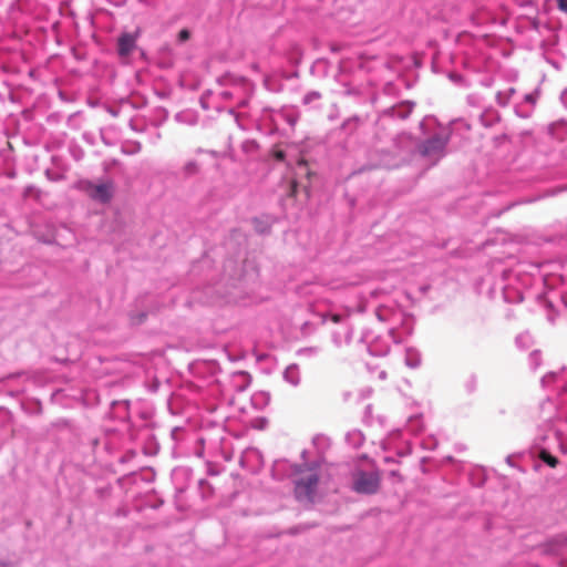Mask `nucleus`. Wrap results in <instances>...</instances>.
<instances>
[{"label":"nucleus","instance_id":"1","mask_svg":"<svg viewBox=\"0 0 567 567\" xmlns=\"http://www.w3.org/2000/svg\"><path fill=\"white\" fill-rule=\"evenodd\" d=\"M420 130L425 138L417 144V152L433 163H436L445 155V150L450 141V130L437 125L436 118L426 116L420 122Z\"/></svg>","mask_w":567,"mask_h":567},{"label":"nucleus","instance_id":"2","mask_svg":"<svg viewBox=\"0 0 567 567\" xmlns=\"http://www.w3.org/2000/svg\"><path fill=\"white\" fill-rule=\"evenodd\" d=\"M379 321L390 324L389 332L394 343L403 342L413 332V319L395 306L379 305L375 308Z\"/></svg>","mask_w":567,"mask_h":567},{"label":"nucleus","instance_id":"3","mask_svg":"<svg viewBox=\"0 0 567 567\" xmlns=\"http://www.w3.org/2000/svg\"><path fill=\"white\" fill-rule=\"evenodd\" d=\"M299 120V112L293 106L272 109L265 106L260 111L259 121L268 127L269 133L275 134L284 131V125L293 128Z\"/></svg>","mask_w":567,"mask_h":567},{"label":"nucleus","instance_id":"4","mask_svg":"<svg viewBox=\"0 0 567 567\" xmlns=\"http://www.w3.org/2000/svg\"><path fill=\"white\" fill-rule=\"evenodd\" d=\"M380 487V475L377 470H355L351 475V488L358 494L372 495Z\"/></svg>","mask_w":567,"mask_h":567},{"label":"nucleus","instance_id":"5","mask_svg":"<svg viewBox=\"0 0 567 567\" xmlns=\"http://www.w3.org/2000/svg\"><path fill=\"white\" fill-rule=\"evenodd\" d=\"M326 322H333L337 328L332 330V341L337 347L348 344L352 337V327L349 322L348 315L330 313L326 319Z\"/></svg>","mask_w":567,"mask_h":567},{"label":"nucleus","instance_id":"6","mask_svg":"<svg viewBox=\"0 0 567 567\" xmlns=\"http://www.w3.org/2000/svg\"><path fill=\"white\" fill-rule=\"evenodd\" d=\"M309 470L310 473L295 481V496L298 501L311 499L319 483L317 465H312Z\"/></svg>","mask_w":567,"mask_h":567},{"label":"nucleus","instance_id":"7","mask_svg":"<svg viewBox=\"0 0 567 567\" xmlns=\"http://www.w3.org/2000/svg\"><path fill=\"white\" fill-rule=\"evenodd\" d=\"M219 85H234L236 89H240V92L245 94L237 103V107L244 109L249 103V97L254 92V83L244 76H238L231 73H226L218 78Z\"/></svg>","mask_w":567,"mask_h":567},{"label":"nucleus","instance_id":"8","mask_svg":"<svg viewBox=\"0 0 567 567\" xmlns=\"http://www.w3.org/2000/svg\"><path fill=\"white\" fill-rule=\"evenodd\" d=\"M83 190L87 193V195L95 202L106 204L113 197V183L104 182L100 184H95L92 181H84Z\"/></svg>","mask_w":567,"mask_h":567},{"label":"nucleus","instance_id":"9","mask_svg":"<svg viewBox=\"0 0 567 567\" xmlns=\"http://www.w3.org/2000/svg\"><path fill=\"white\" fill-rule=\"evenodd\" d=\"M415 103L409 100L401 101L392 106L385 107L379 112V120H405L410 116Z\"/></svg>","mask_w":567,"mask_h":567},{"label":"nucleus","instance_id":"10","mask_svg":"<svg viewBox=\"0 0 567 567\" xmlns=\"http://www.w3.org/2000/svg\"><path fill=\"white\" fill-rule=\"evenodd\" d=\"M362 340L368 343V351L373 357H385L390 352L391 342H393L389 331L386 336H375L371 340L364 336Z\"/></svg>","mask_w":567,"mask_h":567},{"label":"nucleus","instance_id":"11","mask_svg":"<svg viewBox=\"0 0 567 567\" xmlns=\"http://www.w3.org/2000/svg\"><path fill=\"white\" fill-rule=\"evenodd\" d=\"M140 30L122 32L116 40V51L120 58L130 56L137 47Z\"/></svg>","mask_w":567,"mask_h":567},{"label":"nucleus","instance_id":"12","mask_svg":"<svg viewBox=\"0 0 567 567\" xmlns=\"http://www.w3.org/2000/svg\"><path fill=\"white\" fill-rule=\"evenodd\" d=\"M252 378L247 371H235L229 374V389L241 393L245 392L251 384Z\"/></svg>","mask_w":567,"mask_h":567},{"label":"nucleus","instance_id":"13","mask_svg":"<svg viewBox=\"0 0 567 567\" xmlns=\"http://www.w3.org/2000/svg\"><path fill=\"white\" fill-rule=\"evenodd\" d=\"M240 464L243 467L255 472L262 464V455L258 449L249 447L245 450L240 457Z\"/></svg>","mask_w":567,"mask_h":567},{"label":"nucleus","instance_id":"14","mask_svg":"<svg viewBox=\"0 0 567 567\" xmlns=\"http://www.w3.org/2000/svg\"><path fill=\"white\" fill-rule=\"evenodd\" d=\"M275 221L276 217L270 214H261L251 219L254 229L259 235H268Z\"/></svg>","mask_w":567,"mask_h":567},{"label":"nucleus","instance_id":"15","mask_svg":"<svg viewBox=\"0 0 567 567\" xmlns=\"http://www.w3.org/2000/svg\"><path fill=\"white\" fill-rule=\"evenodd\" d=\"M131 403L127 400L113 401L111 404V415L118 421L130 420Z\"/></svg>","mask_w":567,"mask_h":567},{"label":"nucleus","instance_id":"16","mask_svg":"<svg viewBox=\"0 0 567 567\" xmlns=\"http://www.w3.org/2000/svg\"><path fill=\"white\" fill-rule=\"evenodd\" d=\"M567 546V538L565 536H556L550 538L544 545V551L550 555H558Z\"/></svg>","mask_w":567,"mask_h":567},{"label":"nucleus","instance_id":"17","mask_svg":"<svg viewBox=\"0 0 567 567\" xmlns=\"http://www.w3.org/2000/svg\"><path fill=\"white\" fill-rule=\"evenodd\" d=\"M478 120L485 127H492L499 121V115L493 107H485L480 114Z\"/></svg>","mask_w":567,"mask_h":567},{"label":"nucleus","instance_id":"18","mask_svg":"<svg viewBox=\"0 0 567 567\" xmlns=\"http://www.w3.org/2000/svg\"><path fill=\"white\" fill-rule=\"evenodd\" d=\"M503 298L507 303H518L523 301V293L520 290L512 287L504 286L503 287Z\"/></svg>","mask_w":567,"mask_h":567},{"label":"nucleus","instance_id":"19","mask_svg":"<svg viewBox=\"0 0 567 567\" xmlns=\"http://www.w3.org/2000/svg\"><path fill=\"white\" fill-rule=\"evenodd\" d=\"M364 435L360 430H352L346 434V442L353 449H360L364 443Z\"/></svg>","mask_w":567,"mask_h":567},{"label":"nucleus","instance_id":"20","mask_svg":"<svg viewBox=\"0 0 567 567\" xmlns=\"http://www.w3.org/2000/svg\"><path fill=\"white\" fill-rule=\"evenodd\" d=\"M284 380L293 386L300 383V373L297 364L292 363L285 369Z\"/></svg>","mask_w":567,"mask_h":567},{"label":"nucleus","instance_id":"21","mask_svg":"<svg viewBox=\"0 0 567 567\" xmlns=\"http://www.w3.org/2000/svg\"><path fill=\"white\" fill-rule=\"evenodd\" d=\"M270 401V396L267 392H256L251 395L250 402L254 409L261 411L264 410Z\"/></svg>","mask_w":567,"mask_h":567},{"label":"nucleus","instance_id":"22","mask_svg":"<svg viewBox=\"0 0 567 567\" xmlns=\"http://www.w3.org/2000/svg\"><path fill=\"white\" fill-rule=\"evenodd\" d=\"M404 362L409 368L416 369L421 364V354L417 350L413 348H408L405 350Z\"/></svg>","mask_w":567,"mask_h":567},{"label":"nucleus","instance_id":"23","mask_svg":"<svg viewBox=\"0 0 567 567\" xmlns=\"http://www.w3.org/2000/svg\"><path fill=\"white\" fill-rule=\"evenodd\" d=\"M406 430L413 434H417L423 430L422 415H413L408 420Z\"/></svg>","mask_w":567,"mask_h":567},{"label":"nucleus","instance_id":"24","mask_svg":"<svg viewBox=\"0 0 567 567\" xmlns=\"http://www.w3.org/2000/svg\"><path fill=\"white\" fill-rule=\"evenodd\" d=\"M515 344L520 350H527L533 344V337L529 332H522L515 338Z\"/></svg>","mask_w":567,"mask_h":567},{"label":"nucleus","instance_id":"25","mask_svg":"<svg viewBox=\"0 0 567 567\" xmlns=\"http://www.w3.org/2000/svg\"><path fill=\"white\" fill-rule=\"evenodd\" d=\"M321 100V93L319 91H309L302 97V104L306 106L318 107V102Z\"/></svg>","mask_w":567,"mask_h":567},{"label":"nucleus","instance_id":"26","mask_svg":"<svg viewBox=\"0 0 567 567\" xmlns=\"http://www.w3.org/2000/svg\"><path fill=\"white\" fill-rule=\"evenodd\" d=\"M198 489L203 499L209 498L214 493L213 486L206 478H200L198 481Z\"/></svg>","mask_w":567,"mask_h":567},{"label":"nucleus","instance_id":"27","mask_svg":"<svg viewBox=\"0 0 567 567\" xmlns=\"http://www.w3.org/2000/svg\"><path fill=\"white\" fill-rule=\"evenodd\" d=\"M515 114L520 118H528L534 109L529 106L528 104H525L523 102L515 104L514 106Z\"/></svg>","mask_w":567,"mask_h":567},{"label":"nucleus","instance_id":"28","mask_svg":"<svg viewBox=\"0 0 567 567\" xmlns=\"http://www.w3.org/2000/svg\"><path fill=\"white\" fill-rule=\"evenodd\" d=\"M264 86L272 93H278L282 90V83L269 76L264 80Z\"/></svg>","mask_w":567,"mask_h":567},{"label":"nucleus","instance_id":"29","mask_svg":"<svg viewBox=\"0 0 567 567\" xmlns=\"http://www.w3.org/2000/svg\"><path fill=\"white\" fill-rule=\"evenodd\" d=\"M513 94H515V89L513 87H509L503 92L499 91L496 94V101L499 105L505 106L509 102Z\"/></svg>","mask_w":567,"mask_h":567},{"label":"nucleus","instance_id":"30","mask_svg":"<svg viewBox=\"0 0 567 567\" xmlns=\"http://www.w3.org/2000/svg\"><path fill=\"white\" fill-rule=\"evenodd\" d=\"M540 456L544 463H546L549 467H556L558 464V458L550 454L546 447H542Z\"/></svg>","mask_w":567,"mask_h":567},{"label":"nucleus","instance_id":"31","mask_svg":"<svg viewBox=\"0 0 567 567\" xmlns=\"http://www.w3.org/2000/svg\"><path fill=\"white\" fill-rule=\"evenodd\" d=\"M198 171H199V166H198L197 162H195V161L187 162L183 167V173L186 177L196 175L198 173Z\"/></svg>","mask_w":567,"mask_h":567},{"label":"nucleus","instance_id":"32","mask_svg":"<svg viewBox=\"0 0 567 567\" xmlns=\"http://www.w3.org/2000/svg\"><path fill=\"white\" fill-rule=\"evenodd\" d=\"M477 377L475 374H471L464 383V389L468 394H472L477 389Z\"/></svg>","mask_w":567,"mask_h":567},{"label":"nucleus","instance_id":"33","mask_svg":"<svg viewBox=\"0 0 567 567\" xmlns=\"http://www.w3.org/2000/svg\"><path fill=\"white\" fill-rule=\"evenodd\" d=\"M528 364L532 370H536L540 365V352L534 350L528 355Z\"/></svg>","mask_w":567,"mask_h":567},{"label":"nucleus","instance_id":"34","mask_svg":"<svg viewBox=\"0 0 567 567\" xmlns=\"http://www.w3.org/2000/svg\"><path fill=\"white\" fill-rule=\"evenodd\" d=\"M467 103L471 106L481 109L483 107V97L480 94L472 93L467 95Z\"/></svg>","mask_w":567,"mask_h":567},{"label":"nucleus","instance_id":"35","mask_svg":"<svg viewBox=\"0 0 567 567\" xmlns=\"http://www.w3.org/2000/svg\"><path fill=\"white\" fill-rule=\"evenodd\" d=\"M318 353H319V348H317V347H305V348H300L297 351L298 355L308 357V358L315 357Z\"/></svg>","mask_w":567,"mask_h":567},{"label":"nucleus","instance_id":"36","mask_svg":"<svg viewBox=\"0 0 567 567\" xmlns=\"http://www.w3.org/2000/svg\"><path fill=\"white\" fill-rule=\"evenodd\" d=\"M421 446L424 450L432 451L437 446V440L434 436L422 440Z\"/></svg>","mask_w":567,"mask_h":567},{"label":"nucleus","instance_id":"37","mask_svg":"<svg viewBox=\"0 0 567 567\" xmlns=\"http://www.w3.org/2000/svg\"><path fill=\"white\" fill-rule=\"evenodd\" d=\"M229 86H230V89L220 91L219 95L221 99L230 100L240 91V89H236L234 85H229Z\"/></svg>","mask_w":567,"mask_h":567},{"label":"nucleus","instance_id":"38","mask_svg":"<svg viewBox=\"0 0 567 567\" xmlns=\"http://www.w3.org/2000/svg\"><path fill=\"white\" fill-rule=\"evenodd\" d=\"M228 114H230L235 122L237 123L238 127L241 130H246V126L243 123V114L238 113L234 107L228 109Z\"/></svg>","mask_w":567,"mask_h":567},{"label":"nucleus","instance_id":"39","mask_svg":"<svg viewBox=\"0 0 567 567\" xmlns=\"http://www.w3.org/2000/svg\"><path fill=\"white\" fill-rule=\"evenodd\" d=\"M537 96H538L537 92L527 93L524 95L522 102L525 104H528L529 106H532L534 109L535 104H536Z\"/></svg>","mask_w":567,"mask_h":567},{"label":"nucleus","instance_id":"40","mask_svg":"<svg viewBox=\"0 0 567 567\" xmlns=\"http://www.w3.org/2000/svg\"><path fill=\"white\" fill-rule=\"evenodd\" d=\"M558 378V374L555 373V372H549L547 374H545L543 378H542V383L544 386H547L548 384L550 383H554L556 381V379Z\"/></svg>","mask_w":567,"mask_h":567},{"label":"nucleus","instance_id":"41","mask_svg":"<svg viewBox=\"0 0 567 567\" xmlns=\"http://www.w3.org/2000/svg\"><path fill=\"white\" fill-rule=\"evenodd\" d=\"M553 439L556 441L560 452L564 453V454H567V446L564 443V441L561 440V437L558 434V432H553Z\"/></svg>","mask_w":567,"mask_h":567},{"label":"nucleus","instance_id":"42","mask_svg":"<svg viewBox=\"0 0 567 567\" xmlns=\"http://www.w3.org/2000/svg\"><path fill=\"white\" fill-rule=\"evenodd\" d=\"M206 473L209 476H216L219 474L218 465L207 462L206 463Z\"/></svg>","mask_w":567,"mask_h":567},{"label":"nucleus","instance_id":"43","mask_svg":"<svg viewBox=\"0 0 567 567\" xmlns=\"http://www.w3.org/2000/svg\"><path fill=\"white\" fill-rule=\"evenodd\" d=\"M177 38L179 42H186L190 38V31L188 29H182L178 32Z\"/></svg>","mask_w":567,"mask_h":567},{"label":"nucleus","instance_id":"44","mask_svg":"<svg viewBox=\"0 0 567 567\" xmlns=\"http://www.w3.org/2000/svg\"><path fill=\"white\" fill-rule=\"evenodd\" d=\"M558 393L561 396V403L567 405V384L560 385Z\"/></svg>","mask_w":567,"mask_h":567},{"label":"nucleus","instance_id":"45","mask_svg":"<svg viewBox=\"0 0 567 567\" xmlns=\"http://www.w3.org/2000/svg\"><path fill=\"white\" fill-rule=\"evenodd\" d=\"M183 432L184 431L182 427H173L171 431V436L174 441H177Z\"/></svg>","mask_w":567,"mask_h":567},{"label":"nucleus","instance_id":"46","mask_svg":"<svg viewBox=\"0 0 567 567\" xmlns=\"http://www.w3.org/2000/svg\"><path fill=\"white\" fill-rule=\"evenodd\" d=\"M207 365L213 374L217 373L220 370L219 364L216 361H209Z\"/></svg>","mask_w":567,"mask_h":567},{"label":"nucleus","instance_id":"47","mask_svg":"<svg viewBox=\"0 0 567 567\" xmlns=\"http://www.w3.org/2000/svg\"><path fill=\"white\" fill-rule=\"evenodd\" d=\"M145 319H146V313L145 312H140L137 316H132V320L135 323H142Z\"/></svg>","mask_w":567,"mask_h":567},{"label":"nucleus","instance_id":"48","mask_svg":"<svg viewBox=\"0 0 567 567\" xmlns=\"http://www.w3.org/2000/svg\"><path fill=\"white\" fill-rule=\"evenodd\" d=\"M559 10L567 13V0H557Z\"/></svg>","mask_w":567,"mask_h":567},{"label":"nucleus","instance_id":"49","mask_svg":"<svg viewBox=\"0 0 567 567\" xmlns=\"http://www.w3.org/2000/svg\"><path fill=\"white\" fill-rule=\"evenodd\" d=\"M298 187H299V184L296 181H292L291 185H290V194L292 196H295L297 194Z\"/></svg>","mask_w":567,"mask_h":567},{"label":"nucleus","instance_id":"50","mask_svg":"<svg viewBox=\"0 0 567 567\" xmlns=\"http://www.w3.org/2000/svg\"><path fill=\"white\" fill-rule=\"evenodd\" d=\"M45 175H47V177H48L49 179H51V181H59V179H61V176H60V175H54V174H52L50 169H47V171H45Z\"/></svg>","mask_w":567,"mask_h":567},{"label":"nucleus","instance_id":"51","mask_svg":"<svg viewBox=\"0 0 567 567\" xmlns=\"http://www.w3.org/2000/svg\"><path fill=\"white\" fill-rule=\"evenodd\" d=\"M560 101L563 105L567 109V87L561 92Z\"/></svg>","mask_w":567,"mask_h":567},{"label":"nucleus","instance_id":"52","mask_svg":"<svg viewBox=\"0 0 567 567\" xmlns=\"http://www.w3.org/2000/svg\"><path fill=\"white\" fill-rule=\"evenodd\" d=\"M110 492L109 488H104V487H101V488H97L96 489V494L100 496V497H104L105 495H107Z\"/></svg>","mask_w":567,"mask_h":567},{"label":"nucleus","instance_id":"53","mask_svg":"<svg viewBox=\"0 0 567 567\" xmlns=\"http://www.w3.org/2000/svg\"><path fill=\"white\" fill-rule=\"evenodd\" d=\"M298 168L301 172H305L307 175H309V171H308L307 165H306V163L303 161L298 162Z\"/></svg>","mask_w":567,"mask_h":567},{"label":"nucleus","instance_id":"54","mask_svg":"<svg viewBox=\"0 0 567 567\" xmlns=\"http://www.w3.org/2000/svg\"><path fill=\"white\" fill-rule=\"evenodd\" d=\"M514 457H515V455H513V454H512V455H508V456L506 457V463H507L509 466H512V467H516V465H515V463H514Z\"/></svg>","mask_w":567,"mask_h":567},{"label":"nucleus","instance_id":"55","mask_svg":"<svg viewBox=\"0 0 567 567\" xmlns=\"http://www.w3.org/2000/svg\"><path fill=\"white\" fill-rule=\"evenodd\" d=\"M83 156V152L82 150H78L76 152H73V157L76 159V161H80Z\"/></svg>","mask_w":567,"mask_h":567},{"label":"nucleus","instance_id":"56","mask_svg":"<svg viewBox=\"0 0 567 567\" xmlns=\"http://www.w3.org/2000/svg\"><path fill=\"white\" fill-rule=\"evenodd\" d=\"M6 99L7 95L0 92V107H2L6 104Z\"/></svg>","mask_w":567,"mask_h":567},{"label":"nucleus","instance_id":"57","mask_svg":"<svg viewBox=\"0 0 567 567\" xmlns=\"http://www.w3.org/2000/svg\"><path fill=\"white\" fill-rule=\"evenodd\" d=\"M140 2L145 6H152V4H154L155 0H140Z\"/></svg>","mask_w":567,"mask_h":567},{"label":"nucleus","instance_id":"58","mask_svg":"<svg viewBox=\"0 0 567 567\" xmlns=\"http://www.w3.org/2000/svg\"><path fill=\"white\" fill-rule=\"evenodd\" d=\"M370 295H371V297H372V298H377V296H378V291H377V290L371 291V292H370Z\"/></svg>","mask_w":567,"mask_h":567},{"label":"nucleus","instance_id":"59","mask_svg":"<svg viewBox=\"0 0 567 567\" xmlns=\"http://www.w3.org/2000/svg\"><path fill=\"white\" fill-rule=\"evenodd\" d=\"M265 357H266L265 354H258V355H257V360H258V361H261V360H264V359H265Z\"/></svg>","mask_w":567,"mask_h":567},{"label":"nucleus","instance_id":"60","mask_svg":"<svg viewBox=\"0 0 567 567\" xmlns=\"http://www.w3.org/2000/svg\"><path fill=\"white\" fill-rule=\"evenodd\" d=\"M484 481H485V480L483 478V480H481L478 483H475V485H476V486H481V485H483V484H484Z\"/></svg>","mask_w":567,"mask_h":567},{"label":"nucleus","instance_id":"61","mask_svg":"<svg viewBox=\"0 0 567 567\" xmlns=\"http://www.w3.org/2000/svg\"><path fill=\"white\" fill-rule=\"evenodd\" d=\"M385 375H386V373H385L384 371H382V372L380 373V378H381V379H384V378H385Z\"/></svg>","mask_w":567,"mask_h":567},{"label":"nucleus","instance_id":"62","mask_svg":"<svg viewBox=\"0 0 567 567\" xmlns=\"http://www.w3.org/2000/svg\"><path fill=\"white\" fill-rule=\"evenodd\" d=\"M202 105H203V109H207V106H206V102H203V101H202Z\"/></svg>","mask_w":567,"mask_h":567},{"label":"nucleus","instance_id":"63","mask_svg":"<svg viewBox=\"0 0 567 567\" xmlns=\"http://www.w3.org/2000/svg\"><path fill=\"white\" fill-rule=\"evenodd\" d=\"M202 105H203V109H207V106H206V102H203V101H202Z\"/></svg>","mask_w":567,"mask_h":567},{"label":"nucleus","instance_id":"64","mask_svg":"<svg viewBox=\"0 0 567 567\" xmlns=\"http://www.w3.org/2000/svg\"><path fill=\"white\" fill-rule=\"evenodd\" d=\"M16 7H17V4H16V3H12V4H11V10H13Z\"/></svg>","mask_w":567,"mask_h":567}]
</instances>
